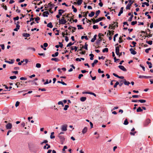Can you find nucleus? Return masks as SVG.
<instances>
[{
    "mask_svg": "<svg viewBox=\"0 0 153 153\" xmlns=\"http://www.w3.org/2000/svg\"><path fill=\"white\" fill-rule=\"evenodd\" d=\"M28 147L30 151L33 152L36 149V145L32 143H30L28 144Z\"/></svg>",
    "mask_w": 153,
    "mask_h": 153,
    "instance_id": "1",
    "label": "nucleus"
},
{
    "mask_svg": "<svg viewBox=\"0 0 153 153\" xmlns=\"http://www.w3.org/2000/svg\"><path fill=\"white\" fill-rule=\"evenodd\" d=\"M116 53L117 55H119V56L122 55V52L119 53V47L117 46L116 47L115 49Z\"/></svg>",
    "mask_w": 153,
    "mask_h": 153,
    "instance_id": "2",
    "label": "nucleus"
},
{
    "mask_svg": "<svg viewBox=\"0 0 153 153\" xmlns=\"http://www.w3.org/2000/svg\"><path fill=\"white\" fill-rule=\"evenodd\" d=\"M62 19H59V23L60 24H64L66 23L67 21L66 20L64 19V17H62Z\"/></svg>",
    "mask_w": 153,
    "mask_h": 153,
    "instance_id": "3",
    "label": "nucleus"
},
{
    "mask_svg": "<svg viewBox=\"0 0 153 153\" xmlns=\"http://www.w3.org/2000/svg\"><path fill=\"white\" fill-rule=\"evenodd\" d=\"M68 126L67 124H64L61 126V130L63 131H66L67 130Z\"/></svg>",
    "mask_w": 153,
    "mask_h": 153,
    "instance_id": "4",
    "label": "nucleus"
},
{
    "mask_svg": "<svg viewBox=\"0 0 153 153\" xmlns=\"http://www.w3.org/2000/svg\"><path fill=\"white\" fill-rule=\"evenodd\" d=\"M12 127V125L10 123H8L6 126V128L7 129H9L11 128Z\"/></svg>",
    "mask_w": 153,
    "mask_h": 153,
    "instance_id": "5",
    "label": "nucleus"
},
{
    "mask_svg": "<svg viewBox=\"0 0 153 153\" xmlns=\"http://www.w3.org/2000/svg\"><path fill=\"white\" fill-rule=\"evenodd\" d=\"M105 19V17H100L96 20L94 19V21H95V22H97L100 21H101L103 19Z\"/></svg>",
    "mask_w": 153,
    "mask_h": 153,
    "instance_id": "6",
    "label": "nucleus"
},
{
    "mask_svg": "<svg viewBox=\"0 0 153 153\" xmlns=\"http://www.w3.org/2000/svg\"><path fill=\"white\" fill-rule=\"evenodd\" d=\"M134 1H132V2H131L130 4L128 3L126 6V8L127 10L129 9L130 10V7L132 5V4L134 2Z\"/></svg>",
    "mask_w": 153,
    "mask_h": 153,
    "instance_id": "7",
    "label": "nucleus"
},
{
    "mask_svg": "<svg viewBox=\"0 0 153 153\" xmlns=\"http://www.w3.org/2000/svg\"><path fill=\"white\" fill-rule=\"evenodd\" d=\"M58 137L61 140L62 144L65 140V138L64 137L61 136V135H59Z\"/></svg>",
    "mask_w": 153,
    "mask_h": 153,
    "instance_id": "8",
    "label": "nucleus"
},
{
    "mask_svg": "<svg viewBox=\"0 0 153 153\" xmlns=\"http://www.w3.org/2000/svg\"><path fill=\"white\" fill-rule=\"evenodd\" d=\"M119 68L124 71H126V69L123 65H120L118 66Z\"/></svg>",
    "mask_w": 153,
    "mask_h": 153,
    "instance_id": "9",
    "label": "nucleus"
},
{
    "mask_svg": "<svg viewBox=\"0 0 153 153\" xmlns=\"http://www.w3.org/2000/svg\"><path fill=\"white\" fill-rule=\"evenodd\" d=\"M130 51L131 52V53L133 55H135L137 53V52L134 50V49L132 48H130Z\"/></svg>",
    "mask_w": 153,
    "mask_h": 153,
    "instance_id": "10",
    "label": "nucleus"
},
{
    "mask_svg": "<svg viewBox=\"0 0 153 153\" xmlns=\"http://www.w3.org/2000/svg\"><path fill=\"white\" fill-rule=\"evenodd\" d=\"M49 14V13L48 11L44 12L43 13V15L44 17H48V15Z\"/></svg>",
    "mask_w": 153,
    "mask_h": 153,
    "instance_id": "11",
    "label": "nucleus"
},
{
    "mask_svg": "<svg viewBox=\"0 0 153 153\" xmlns=\"http://www.w3.org/2000/svg\"><path fill=\"white\" fill-rule=\"evenodd\" d=\"M151 122V120L150 119H147L145 123V126H147L148 125L149 123H150Z\"/></svg>",
    "mask_w": 153,
    "mask_h": 153,
    "instance_id": "12",
    "label": "nucleus"
},
{
    "mask_svg": "<svg viewBox=\"0 0 153 153\" xmlns=\"http://www.w3.org/2000/svg\"><path fill=\"white\" fill-rule=\"evenodd\" d=\"M123 83L124 85H125L128 86L130 84V83L127 81L125 79H124L123 80Z\"/></svg>",
    "mask_w": 153,
    "mask_h": 153,
    "instance_id": "13",
    "label": "nucleus"
},
{
    "mask_svg": "<svg viewBox=\"0 0 153 153\" xmlns=\"http://www.w3.org/2000/svg\"><path fill=\"white\" fill-rule=\"evenodd\" d=\"M123 8H124L123 7L121 8L120 11L118 14V16H120L121 14L123 13Z\"/></svg>",
    "mask_w": 153,
    "mask_h": 153,
    "instance_id": "14",
    "label": "nucleus"
},
{
    "mask_svg": "<svg viewBox=\"0 0 153 153\" xmlns=\"http://www.w3.org/2000/svg\"><path fill=\"white\" fill-rule=\"evenodd\" d=\"M20 27V25L19 24H17L16 25V27L13 30L15 31H18V30L19 29Z\"/></svg>",
    "mask_w": 153,
    "mask_h": 153,
    "instance_id": "15",
    "label": "nucleus"
},
{
    "mask_svg": "<svg viewBox=\"0 0 153 153\" xmlns=\"http://www.w3.org/2000/svg\"><path fill=\"white\" fill-rule=\"evenodd\" d=\"M87 131V128L85 127L84 129L82 130V132L83 134H84Z\"/></svg>",
    "mask_w": 153,
    "mask_h": 153,
    "instance_id": "16",
    "label": "nucleus"
},
{
    "mask_svg": "<svg viewBox=\"0 0 153 153\" xmlns=\"http://www.w3.org/2000/svg\"><path fill=\"white\" fill-rule=\"evenodd\" d=\"M64 12V11L63 10L60 9L59 10L58 13L60 15H61Z\"/></svg>",
    "mask_w": 153,
    "mask_h": 153,
    "instance_id": "17",
    "label": "nucleus"
},
{
    "mask_svg": "<svg viewBox=\"0 0 153 153\" xmlns=\"http://www.w3.org/2000/svg\"><path fill=\"white\" fill-rule=\"evenodd\" d=\"M23 36L25 37H29L30 36V35L29 33H24L23 34Z\"/></svg>",
    "mask_w": 153,
    "mask_h": 153,
    "instance_id": "18",
    "label": "nucleus"
},
{
    "mask_svg": "<svg viewBox=\"0 0 153 153\" xmlns=\"http://www.w3.org/2000/svg\"><path fill=\"white\" fill-rule=\"evenodd\" d=\"M97 36V35H95L94 36L93 38H92L91 40V42H93L95 41L96 39Z\"/></svg>",
    "mask_w": 153,
    "mask_h": 153,
    "instance_id": "19",
    "label": "nucleus"
},
{
    "mask_svg": "<svg viewBox=\"0 0 153 153\" xmlns=\"http://www.w3.org/2000/svg\"><path fill=\"white\" fill-rule=\"evenodd\" d=\"M98 62V61L97 60H94V62L92 63L91 64L92 66V67H94L95 64H96Z\"/></svg>",
    "mask_w": 153,
    "mask_h": 153,
    "instance_id": "20",
    "label": "nucleus"
},
{
    "mask_svg": "<svg viewBox=\"0 0 153 153\" xmlns=\"http://www.w3.org/2000/svg\"><path fill=\"white\" fill-rule=\"evenodd\" d=\"M51 60L52 61H54L56 62H58L59 61V59L58 58H52L51 59Z\"/></svg>",
    "mask_w": 153,
    "mask_h": 153,
    "instance_id": "21",
    "label": "nucleus"
},
{
    "mask_svg": "<svg viewBox=\"0 0 153 153\" xmlns=\"http://www.w3.org/2000/svg\"><path fill=\"white\" fill-rule=\"evenodd\" d=\"M47 26L48 27H50V28H52L53 27V26L51 22H50L49 23H48L47 25Z\"/></svg>",
    "mask_w": 153,
    "mask_h": 153,
    "instance_id": "22",
    "label": "nucleus"
},
{
    "mask_svg": "<svg viewBox=\"0 0 153 153\" xmlns=\"http://www.w3.org/2000/svg\"><path fill=\"white\" fill-rule=\"evenodd\" d=\"M86 99V98L85 97H82L80 98V100L81 101L84 102L85 101Z\"/></svg>",
    "mask_w": 153,
    "mask_h": 153,
    "instance_id": "23",
    "label": "nucleus"
},
{
    "mask_svg": "<svg viewBox=\"0 0 153 153\" xmlns=\"http://www.w3.org/2000/svg\"><path fill=\"white\" fill-rule=\"evenodd\" d=\"M146 63L148 65H149V68H152V64L151 62H148V61H147V62H146Z\"/></svg>",
    "mask_w": 153,
    "mask_h": 153,
    "instance_id": "24",
    "label": "nucleus"
},
{
    "mask_svg": "<svg viewBox=\"0 0 153 153\" xmlns=\"http://www.w3.org/2000/svg\"><path fill=\"white\" fill-rule=\"evenodd\" d=\"M82 0H78L77 2V4L79 5H80L82 4Z\"/></svg>",
    "mask_w": 153,
    "mask_h": 153,
    "instance_id": "25",
    "label": "nucleus"
},
{
    "mask_svg": "<svg viewBox=\"0 0 153 153\" xmlns=\"http://www.w3.org/2000/svg\"><path fill=\"white\" fill-rule=\"evenodd\" d=\"M100 10H99L97 11L96 12V14H95L96 16H95V18L97 17L98 16V15H99V14H100Z\"/></svg>",
    "mask_w": 153,
    "mask_h": 153,
    "instance_id": "26",
    "label": "nucleus"
},
{
    "mask_svg": "<svg viewBox=\"0 0 153 153\" xmlns=\"http://www.w3.org/2000/svg\"><path fill=\"white\" fill-rule=\"evenodd\" d=\"M94 12L93 11H92L89 14L88 16L90 17H92L94 15Z\"/></svg>",
    "mask_w": 153,
    "mask_h": 153,
    "instance_id": "27",
    "label": "nucleus"
},
{
    "mask_svg": "<svg viewBox=\"0 0 153 153\" xmlns=\"http://www.w3.org/2000/svg\"><path fill=\"white\" fill-rule=\"evenodd\" d=\"M143 111V109H141L140 107H139L137 109V112H141L142 111Z\"/></svg>",
    "mask_w": 153,
    "mask_h": 153,
    "instance_id": "28",
    "label": "nucleus"
},
{
    "mask_svg": "<svg viewBox=\"0 0 153 153\" xmlns=\"http://www.w3.org/2000/svg\"><path fill=\"white\" fill-rule=\"evenodd\" d=\"M54 133L53 132L51 133V135L50 136V138L51 139H53L55 138V136L53 135L54 134Z\"/></svg>",
    "mask_w": 153,
    "mask_h": 153,
    "instance_id": "29",
    "label": "nucleus"
},
{
    "mask_svg": "<svg viewBox=\"0 0 153 153\" xmlns=\"http://www.w3.org/2000/svg\"><path fill=\"white\" fill-rule=\"evenodd\" d=\"M102 38L101 37H99V39H98L97 41V43L98 44L99 43L102 41Z\"/></svg>",
    "mask_w": 153,
    "mask_h": 153,
    "instance_id": "30",
    "label": "nucleus"
},
{
    "mask_svg": "<svg viewBox=\"0 0 153 153\" xmlns=\"http://www.w3.org/2000/svg\"><path fill=\"white\" fill-rule=\"evenodd\" d=\"M88 13V11L86 12H82L81 13H83V14H84V13H85V14L83 16L84 17H85L86 19H87V18H86V17L87 16V13Z\"/></svg>",
    "mask_w": 153,
    "mask_h": 153,
    "instance_id": "31",
    "label": "nucleus"
},
{
    "mask_svg": "<svg viewBox=\"0 0 153 153\" xmlns=\"http://www.w3.org/2000/svg\"><path fill=\"white\" fill-rule=\"evenodd\" d=\"M89 56H91L90 58V60H93L94 59V55L92 53H91L89 54Z\"/></svg>",
    "mask_w": 153,
    "mask_h": 153,
    "instance_id": "32",
    "label": "nucleus"
},
{
    "mask_svg": "<svg viewBox=\"0 0 153 153\" xmlns=\"http://www.w3.org/2000/svg\"><path fill=\"white\" fill-rule=\"evenodd\" d=\"M5 62L8 63H9L10 64H13L14 62L13 61V60H11V61H8L5 60Z\"/></svg>",
    "mask_w": 153,
    "mask_h": 153,
    "instance_id": "33",
    "label": "nucleus"
},
{
    "mask_svg": "<svg viewBox=\"0 0 153 153\" xmlns=\"http://www.w3.org/2000/svg\"><path fill=\"white\" fill-rule=\"evenodd\" d=\"M59 53L58 52H56L54 54H53L52 55V57H56L58 56Z\"/></svg>",
    "mask_w": 153,
    "mask_h": 153,
    "instance_id": "34",
    "label": "nucleus"
},
{
    "mask_svg": "<svg viewBox=\"0 0 153 153\" xmlns=\"http://www.w3.org/2000/svg\"><path fill=\"white\" fill-rule=\"evenodd\" d=\"M74 48H73V47H72L71 48V50H75V51H76L77 49V48L76 46L74 47Z\"/></svg>",
    "mask_w": 153,
    "mask_h": 153,
    "instance_id": "35",
    "label": "nucleus"
},
{
    "mask_svg": "<svg viewBox=\"0 0 153 153\" xmlns=\"http://www.w3.org/2000/svg\"><path fill=\"white\" fill-rule=\"evenodd\" d=\"M108 52V49L107 48H105L102 50V52L103 53Z\"/></svg>",
    "mask_w": 153,
    "mask_h": 153,
    "instance_id": "36",
    "label": "nucleus"
},
{
    "mask_svg": "<svg viewBox=\"0 0 153 153\" xmlns=\"http://www.w3.org/2000/svg\"><path fill=\"white\" fill-rule=\"evenodd\" d=\"M128 122L127 120L126 119L124 121L123 124L125 125H128Z\"/></svg>",
    "mask_w": 153,
    "mask_h": 153,
    "instance_id": "37",
    "label": "nucleus"
},
{
    "mask_svg": "<svg viewBox=\"0 0 153 153\" xmlns=\"http://www.w3.org/2000/svg\"><path fill=\"white\" fill-rule=\"evenodd\" d=\"M138 101L140 102V103H143L146 102V100H138Z\"/></svg>",
    "mask_w": 153,
    "mask_h": 153,
    "instance_id": "38",
    "label": "nucleus"
},
{
    "mask_svg": "<svg viewBox=\"0 0 153 153\" xmlns=\"http://www.w3.org/2000/svg\"><path fill=\"white\" fill-rule=\"evenodd\" d=\"M77 26L78 27V29H83V28L82 27L81 25H78Z\"/></svg>",
    "mask_w": 153,
    "mask_h": 153,
    "instance_id": "39",
    "label": "nucleus"
},
{
    "mask_svg": "<svg viewBox=\"0 0 153 153\" xmlns=\"http://www.w3.org/2000/svg\"><path fill=\"white\" fill-rule=\"evenodd\" d=\"M133 14H132L130 18L128 19V21L129 22L131 21L132 19V18H133Z\"/></svg>",
    "mask_w": 153,
    "mask_h": 153,
    "instance_id": "40",
    "label": "nucleus"
},
{
    "mask_svg": "<svg viewBox=\"0 0 153 153\" xmlns=\"http://www.w3.org/2000/svg\"><path fill=\"white\" fill-rule=\"evenodd\" d=\"M41 64L38 63L36 64V67L37 68H40L41 67Z\"/></svg>",
    "mask_w": 153,
    "mask_h": 153,
    "instance_id": "41",
    "label": "nucleus"
},
{
    "mask_svg": "<svg viewBox=\"0 0 153 153\" xmlns=\"http://www.w3.org/2000/svg\"><path fill=\"white\" fill-rule=\"evenodd\" d=\"M69 107V105H65V107L64 108V110L65 111H66L67 110L68 108Z\"/></svg>",
    "mask_w": 153,
    "mask_h": 153,
    "instance_id": "42",
    "label": "nucleus"
},
{
    "mask_svg": "<svg viewBox=\"0 0 153 153\" xmlns=\"http://www.w3.org/2000/svg\"><path fill=\"white\" fill-rule=\"evenodd\" d=\"M10 78L11 79H16V76H11L10 77Z\"/></svg>",
    "mask_w": 153,
    "mask_h": 153,
    "instance_id": "43",
    "label": "nucleus"
},
{
    "mask_svg": "<svg viewBox=\"0 0 153 153\" xmlns=\"http://www.w3.org/2000/svg\"><path fill=\"white\" fill-rule=\"evenodd\" d=\"M74 43H72L71 42H70V43H69L67 45V47H70V46H71V45H73L74 44Z\"/></svg>",
    "mask_w": 153,
    "mask_h": 153,
    "instance_id": "44",
    "label": "nucleus"
},
{
    "mask_svg": "<svg viewBox=\"0 0 153 153\" xmlns=\"http://www.w3.org/2000/svg\"><path fill=\"white\" fill-rule=\"evenodd\" d=\"M40 18L39 17H38L36 18H35V21L36 22V23H39V22L38 21H39L40 20Z\"/></svg>",
    "mask_w": 153,
    "mask_h": 153,
    "instance_id": "45",
    "label": "nucleus"
},
{
    "mask_svg": "<svg viewBox=\"0 0 153 153\" xmlns=\"http://www.w3.org/2000/svg\"><path fill=\"white\" fill-rule=\"evenodd\" d=\"M119 84V82L118 81H117L114 86V88H116L117 87V85H118Z\"/></svg>",
    "mask_w": 153,
    "mask_h": 153,
    "instance_id": "46",
    "label": "nucleus"
},
{
    "mask_svg": "<svg viewBox=\"0 0 153 153\" xmlns=\"http://www.w3.org/2000/svg\"><path fill=\"white\" fill-rule=\"evenodd\" d=\"M48 6L50 7H53L54 6V4H51V3H50L48 4Z\"/></svg>",
    "mask_w": 153,
    "mask_h": 153,
    "instance_id": "47",
    "label": "nucleus"
},
{
    "mask_svg": "<svg viewBox=\"0 0 153 153\" xmlns=\"http://www.w3.org/2000/svg\"><path fill=\"white\" fill-rule=\"evenodd\" d=\"M146 42L150 45H151L152 43V41H146Z\"/></svg>",
    "mask_w": 153,
    "mask_h": 153,
    "instance_id": "48",
    "label": "nucleus"
},
{
    "mask_svg": "<svg viewBox=\"0 0 153 153\" xmlns=\"http://www.w3.org/2000/svg\"><path fill=\"white\" fill-rule=\"evenodd\" d=\"M137 21H133V22H131V25H134L135 24H136L137 23Z\"/></svg>",
    "mask_w": 153,
    "mask_h": 153,
    "instance_id": "49",
    "label": "nucleus"
},
{
    "mask_svg": "<svg viewBox=\"0 0 153 153\" xmlns=\"http://www.w3.org/2000/svg\"><path fill=\"white\" fill-rule=\"evenodd\" d=\"M93 28L94 29H95L98 28V27L97 25H94L93 26Z\"/></svg>",
    "mask_w": 153,
    "mask_h": 153,
    "instance_id": "50",
    "label": "nucleus"
},
{
    "mask_svg": "<svg viewBox=\"0 0 153 153\" xmlns=\"http://www.w3.org/2000/svg\"><path fill=\"white\" fill-rule=\"evenodd\" d=\"M20 102L19 101H17L16 102L15 104V106L17 107L19 105Z\"/></svg>",
    "mask_w": 153,
    "mask_h": 153,
    "instance_id": "51",
    "label": "nucleus"
},
{
    "mask_svg": "<svg viewBox=\"0 0 153 153\" xmlns=\"http://www.w3.org/2000/svg\"><path fill=\"white\" fill-rule=\"evenodd\" d=\"M84 48L86 50H88V44H87L86 42L85 44Z\"/></svg>",
    "mask_w": 153,
    "mask_h": 153,
    "instance_id": "52",
    "label": "nucleus"
},
{
    "mask_svg": "<svg viewBox=\"0 0 153 153\" xmlns=\"http://www.w3.org/2000/svg\"><path fill=\"white\" fill-rule=\"evenodd\" d=\"M146 76H142L140 75L139 76V78H146Z\"/></svg>",
    "mask_w": 153,
    "mask_h": 153,
    "instance_id": "53",
    "label": "nucleus"
},
{
    "mask_svg": "<svg viewBox=\"0 0 153 153\" xmlns=\"http://www.w3.org/2000/svg\"><path fill=\"white\" fill-rule=\"evenodd\" d=\"M151 49V48H149L148 49H146L145 50V51L146 53H148L149 52V51Z\"/></svg>",
    "mask_w": 153,
    "mask_h": 153,
    "instance_id": "54",
    "label": "nucleus"
},
{
    "mask_svg": "<svg viewBox=\"0 0 153 153\" xmlns=\"http://www.w3.org/2000/svg\"><path fill=\"white\" fill-rule=\"evenodd\" d=\"M98 71L99 73H104V71H101L100 68L98 69Z\"/></svg>",
    "mask_w": 153,
    "mask_h": 153,
    "instance_id": "55",
    "label": "nucleus"
},
{
    "mask_svg": "<svg viewBox=\"0 0 153 153\" xmlns=\"http://www.w3.org/2000/svg\"><path fill=\"white\" fill-rule=\"evenodd\" d=\"M143 4H144L146 5L147 6H149V4L148 2L147 3L146 2H144L142 3Z\"/></svg>",
    "mask_w": 153,
    "mask_h": 153,
    "instance_id": "56",
    "label": "nucleus"
},
{
    "mask_svg": "<svg viewBox=\"0 0 153 153\" xmlns=\"http://www.w3.org/2000/svg\"><path fill=\"white\" fill-rule=\"evenodd\" d=\"M0 46L1 47V49L2 50H4V44L0 45Z\"/></svg>",
    "mask_w": 153,
    "mask_h": 153,
    "instance_id": "57",
    "label": "nucleus"
},
{
    "mask_svg": "<svg viewBox=\"0 0 153 153\" xmlns=\"http://www.w3.org/2000/svg\"><path fill=\"white\" fill-rule=\"evenodd\" d=\"M19 17L18 16H16V17H14L13 19V20L14 21L15 20H18L19 19Z\"/></svg>",
    "mask_w": 153,
    "mask_h": 153,
    "instance_id": "58",
    "label": "nucleus"
},
{
    "mask_svg": "<svg viewBox=\"0 0 153 153\" xmlns=\"http://www.w3.org/2000/svg\"><path fill=\"white\" fill-rule=\"evenodd\" d=\"M68 148L67 146H64L63 149H62V151H65V149H67Z\"/></svg>",
    "mask_w": 153,
    "mask_h": 153,
    "instance_id": "59",
    "label": "nucleus"
},
{
    "mask_svg": "<svg viewBox=\"0 0 153 153\" xmlns=\"http://www.w3.org/2000/svg\"><path fill=\"white\" fill-rule=\"evenodd\" d=\"M89 94L92 95H94V96L95 97H96V94L94 93H92L91 92H89Z\"/></svg>",
    "mask_w": 153,
    "mask_h": 153,
    "instance_id": "60",
    "label": "nucleus"
},
{
    "mask_svg": "<svg viewBox=\"0 0 153 153\" xmlns=\"http://www.w3.org/2000/svg\"><path fill=\"white\" fill-rule=\"evenodd\" d=\"M90 76H91V77L92 78V80H95L96 78V76L92 77V75H90Z\"/></svg>",
    "mask_w": 153,
    "mask_h": 153,
    "instance_id": "61",
    "label": "nucleus"
},
{
    "mask_svg": "<svg viewBox=\"0 0 153 153\" xmlns=\"http://www.w3.org/2000/svg\"><path fill=\"white\" fill-rule=\"evenodd\" d=\"M59 43L60 44V45H59V47H60L61 48H62L63 46V44L60 42H59Z\"/></svg>",
    "mask_w": 153,
    "mask_h": 153,
    "instance_id": "62",
    "label": "nucleus"
},
{
    "mask_svg": "<svg viewBox=\"0 0 153 153\" xmlns=\"http://www.w3.org/2000/svg\"><path fill=\"white\" fill-rule=\"evenodd\" d=\"M43 46L46 48L48 46V44L47 43H45L43 44Z\"/></svg>",
    "mask_w": 153,
    "mask_h": 153,
    "instance_id": "63",
    "label": "nucleus"
},
{
    "mask_svg": "<svg viewBox=\"0 0 153 153\" xmlns=\"http://www.w3.org/2000/svg\"><path fill=\"white\" fill-rule=\"evenodd\" d=\"M58 104L59 105H62L63 106H64L63 104V102L62 101H59V102H58Z\"/></svg>",
    "mask_w": 153,
    "mask_h": 153,
    "instance_id": "64",
    "label": "nucleus"
}]
</instances>
